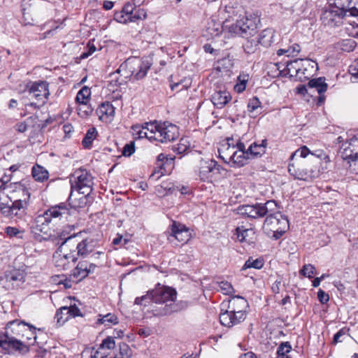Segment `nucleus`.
<instances>
[{
    "instance_id": "nucleus-1",
    "label": "nucleus",
    "mask_w": 358,
    "mask_h": 358,
    "mask_svg": "<svg viewBox=\"0 0 358 358\" xmlns=\"http://www.w3.org/2000/svg\"><path fill=\"white\" fill-rule=\"evenodd\" d=\"M133 135L162 143L175 141L179 136L178 127L169 122H150L131 127Z\"/></svg>"
},
{
    "instance_id": "nucleus-2",
    "label": "nucleus",
    "mask_w": 358,
    "mask_h": 358,
    "mask_svg": "<svg viewBox=\"0 0 358 358\" xmlns=\"http://www.w3.org/2000/svg\"><path fill=\"white\" fill-rule=\"evenodd\" d=\"M27 324L24 322H18L17 320L11 321L6 325V333L0 336V348L1 352L4 354L13 355L16 352L22 354L29 351L28 347L20 340L16 339L14 336L9 335L8 330L19 334V329L24 327Z\"/></svg>"
},
{
    "instance_id": "nucleus-3",
    "label": "nucleus",
    "mask_w": 358,
    "mask_h": 358,
    "mask_svg": "<svg viewBox=\"0 0 358 358\" xmlns=\"http://www.w3.org/2000/svg\"><path fill=\"white\" fill-rule=\"evenodd\" d=\"M248 306V301L244 298L239 296L233 297L229 301V310L220 315V323L225 327H231L244 321Z\"/></svg>"
},
{
    "instance_id": "nucleus-4",
    "label": "nucleus",
    "mask_w": 358,
    "mask_h": 358,
    "mask_svg": "<svg viewBox=\"0 0 358 358\" xmlns=\"http://www.w3.org/2000/svg\"><path fill=\"white\" fill-rule=\"evenodd\" d=\"M288 171L296 179L309 181L320 175L319 163L317 159H296V162H289Z\"/></svg>"
},
{
    "instance_id": "nucleus-5",
    "label": "nucleus",
    "mask_w": 358,
    "mask_h": 358,
    "mask_svg": "<svg viewBox=\"0 0 358 358\" xmlns=\"http://www.w3.org/2000/svg\"><path fill=\"white\" fill-rule=\"evenodd\" d=\"M197 178L202 182H213L220 176H224L227 170L213 159H203L199 161L195 169Z\"/></svg>"
},
{
    "instance_id": "nucleus-6",
    "label": "nucleus",
    "mask_w": 358,
    "mask_h": 358,
    "mask_svg": "<svg viewBox=\"0 0 358 358\" xmlns=\"http://www.w3.org/2000/svg\"><path fill=\"white\" fill-rule=\"evenodd\" d=\"M176 292L170 287H161L151 291L152 301L156 303H166V313L177 312L187 306V302L175 303Z\"/></svg>"
},
{
    "instance_id": "nucleus-7",
    "label": "nucleus",
    "mask_w": 358,
    "mask_h": 358,
    "mask_svg": "<svg viewBox=\"0 0 358 358\" xmlns=\"http://www.w3.org/2000/svg\"><path fill=\"white\" fill-rule=\"evenodd\" d=\"M78 234L68 236L65 231L58 230L50 234L48 238H46L48 246H59L64 252L71 254L78 253V241L76 240Z\"/></svg>"
},
{
    "instance_id": "nucleus-8",
    "label": "nucleus",
    "mask_w": 358,
    "mask_h": 358,
    "mask_svg": "<svg viewBox=\"0 0 358 358\" xmlns=\"http://www.w3.org/2000/svg\"><path fill=\"white\" fill-rule=\"evenodd\" d=\"M71 192L90 196L93 190V177L86 169L76 170L70 179Z\"/></svg>"
},
{
    "instance_id": "nucleus-9",
    "label": "nucleus",
    "mask_w": 358,
    "mask_h": 358,
    "mask_svg": "<svg viewBox=\"0 0 358 358\" xmlns=\"http://www.w3.org/2000/svg\"><path fill=\"white\" fill-rule=\"evenodd\" d=\"M268 212L264 220V227L273 233L275 239L280 238L289 228V222L280 212Z\"/></svg>"
},
{
    "instance_id": "nucleus-10",
    "label": "nucleus",
    "mask_w": 358,
    "mask_h": 358,
    "mask_svg": "<svg viewBox=\"0 0 358 358\" xmlns=\"http://www.w3.org/2000/svg\"><path fill=\"white\" fill-rule=\"evenodd\" d=\"M275 210H277V203L273 200H269L264 203H257L254 205H244L238 208L240 214L254 219L262 218L268 212Z\"/></svg>"
},
{
    "instance_id": "nucleus-11",
    "label": "nucleus",
    "mask_w": 358,
    "mask_h": 358,
    "mask_svg": "<svg viewBox=\"0 0 358 358\" xmlns=\"http://www.w3.org/2000/svg\"><path fill=\"white\" fill-rule=\"evenodd\" d=\"M151 66L152 63L148 58L130 57L125 61L123 66L127 69L134 79L138 80L146 76Z\"/></svg>"
},
{
    "instance_id": "nucleus-12",
    "label": "nucleus",
    "mask_w": 358,
    "mask_h": 358,
    "mask_svg": "<svg viewBox=\"0 0 358 358\" xmlns=\"http://www.w3.org/2000/svg\"><path fill=\"white\" fill-rule=\"evenodd\" d=\"M257 23L255 19L243 16L233 24L228 27V31L230 34L240 35L242 37L248 38L255 33Z\"/></svg>"
},
{
    "instance_id": "nucleus-13",
    "label": "nucleus",
    "mask_w": 358,
    "mask_h": 358,
    "mask_svg": "<svg viewBox=\"0 0 358 358\" xmlns=\"http://www.w3.org/2000/svg\"><path fill=\"white\" fill-rule=\"evenodd\" d=\"M190 236L188 229L184 224L173 222L168 235V240L171 243L176 245L178 243L184 244L190 239Z\"/></svg>"
},
{
    "instance_id": "nucleus-14",
    "label": "nucleus",
    "mask_w": 358,
    "mask_h": 358,
    "mask_svg": "<svg viewBox=\"0 0 358 358\" xmlns=\"http://www.w3.org/2000/svg\"><path fill=\"white\" fill-rule=\"evenodd\" d=\"M44 90L45 85L43 81L29 83L26 85L25 91L29 93V99L35 98L36 99V101H33L30 103L31 106L39 108L45 104V101L43 100L45 94H42Z\"/></svg>"
},
{
    "instance_id": "nucleus-15",
    "label": "nucleus",
    "mask_w": 358,
    "mask_h": 358,
    "mask_svg": "<svg viewBox=\"0 0 358 358\" xmlns=\"http://www.w3.org/2000/svg\"><path fill=\"white\" fill-rule=\"evenodd\" d=\"M345 15L344 11L338 9L335 6H329L328 9L323 11L321 20L325 25L336 27L341 23Z\"/></svg>"
},
{
    "instance_id": "nucleus-16",
    "label": "nucleus",
    "mask_w": 358,
    "mask_h": 358,
    "mask_svg": "<svg viewBox=\"0 0 358 358\" xmlns=\"http://www.w3.org/2000/svg\"><path fill=\"white\" fill-rule=\"evenodd\" d=\"M340 154L345 160L358 159V136H355L344 143L340 148Z\"/></svg>"
},
{
    "instance_id": "nucleus-17",
    "label": "nucleus",
    "mask_w": 358,
    "mask_h": 358,
    "mask_svg": "<svg viewBox=\"0 0 358 358\" xmlns=\"http://www.w3.org/2000/svg\"><path fill=\"white\" fill-rule=\"evenodd\" d=\"M52 261L55 267L59 270H66L69 267L71 262H74L76 261V254H71L64 252L59 247L54 253Z\"/></svg>"
},
{
    "instance_id": "nucleus-18",
    "label": "nucleus",
    "mask_w": 358,
    "mask_h": 358,
    "mask_svg": "<svg viewBox=\"0 0 358 358\" xmlns=\"http://www.w3.org/2000/svg\"><path fill=\"white\" fill-rule=\"evenodd\" d=\"M96 268V265L87 261H80L76 267L71 271V276L73 277L76 282L85 278L90 273H94Z\"/></svg>"
},
{
    "instance_id": "nucleus-19",
    "label": "nucleus",
    "mask_w": 358,
    "mask_h": 358,
    "mask_svg": "<svg viewBox=\"0 0 358 358\" xmlns=\"http://www.w3.org/2000/svg\"><path fill=\"white\" fill-rule=\"evenodd\" d=\"M45 211H39L31 225V234L34 238L38 242L45 239Z\"/></svg>"
},
{
    "instance_id": "nucleus-20",
    "label": "nucleus",
    "mask_w": 358,
    "mask_h": 358,
    "mask_svg": "<svg viewBox=\"0 0 358 358\" xmlns=\"http://www.w3.org/2000/svg\"><path fill=\"white\" fill-rule=\"evenodd\" d=\"M287 69L289 72L294 71L296 73V76H303L304 78H308L310 74H307L306 71H308V67L311 66L312 69H314L313 64H311L310 61L308 60H303V59H295L293 61L287 62Z\"/></svg>"
},
{
    "instance_id": "nucleus-21",
    "label": "nucleus",
    "mask_w": 358,
    "mask_h": 358,
    "mask_svg": "<svg viewBox=\"0 0 358 358\" xmlns=\"http://www.w3.org/2000/svg\"><path fill=\"white\" fill-rule=\"evenodd\" d=\"M96 114L102 122H111L115 115V108L110 102H103L96 109Z\"/></svg>"
},
{
    "instance_id": "nucleus-22",
    "label": "nucleus",
    "mask_w": 358,
    "mask_h": 358,
    "mask_svg": "<svg viewBox=\"0 0 358 358\" xmlns=\"http://www.w3.org/2000/svg\"><path fill=\"white\" fill-rule=\"evenodd\" d=\"M231 99V94L227 90L215 91L211 96V101L217 108H224Z\"/></svg>"
},
{
    "instance_id": "nucleus-23",
    "label": "nucleus",
    "mask_w": 358,
    "mask_h": 358,
    "mask_svg": "<svg viewBox=\"0 0 358 358\" xmlns=\"http://www.w3.org/2000/svg\"><path fill=\"white\" fill-rule=\"evenodd\" d=\"M235 151V145H231L230 140L228 139L227 142L223 143L218 148L219 157L225 163L230 164V161L231 160Z\"/></svg>"
},
{
    "instance_id": "nucleus-24",
    "label": "nucleus",
    "mask_w": 358,
    "mask_h": 358,
    "mask_svg": "<svg viewBox=\"0 0 358 358\" xmlns=\"http://www.w3.org/2000/svg\"><path fill=\"white\" fill-rule=\"evenodd\" d=\"M68 208L64 203L52 206L46 210V223L50 222L52 219L60 220L63 215L66 214Z\"/></svg>"
},
{
    "instance_id": "nucleus-25",
    "label": "nucleus",
    "mask_w": 358,
    "mask_h": 358,
    "mask_svg": "<svg viewBox=\"0 0 358 358\" xmlns=\"http://www.w3.org/2000/svg\"><path fill=\"white\" fill-rule=\"evenodd\" d=\"M275 41V32L273 29H264L259 36L258 43L264 47L271 46Z\"/></svg>"
},
{
    "instance_id": "nucleus-26",
    "label": "nucleus",
    "mask_w": 358,
    "mask_h": 358,
    "mask_svg": "<svg viewBox=\"0 0 358 358\" xmlns=\"http://www.w3.org/2000/svg\"><path fill=\"white\" fill-rule=\"evenodd\" d=\"M249 159L250 155L248 150L247 152L235 151L229 164L232 167H241L247 164Z\"/></svg>"
},
{
    "instance_id": "nucleus-27",
    "label": "nucleus",
    "mask_w": 358,
    "mask_h": 358,
    "mask_svg": "<svg viewBox=\"0 0 358 358\" xmlns=\"http://www.w3.org/2000/svg\"><path fill=\"white\" fill-rule=\"evenodd\" d=\"M6 280L12 282L13 287H19L25 281V274L19 270H13L6 275Z\"/></svg>"
},
{
    "instance_id": "nucleus-28",
    "label": "nucleus",
    "mask_w": 358,
    "mask_h": 358,
    "mask_svg": "<svg viewBox=\"0 0 358 358\" xmlns=\"http://www.w3.org/2000/svg\"><path fill=\"white\" fill-rule=\"evenodd\" d=\"M123 68V65H121L116 71L109 75L108 87L110 90L115 92L117 87L123 84L124 80L120 76V73Z\"/></svg>"
},
{
    "instance_id": "nucleus-29",
    "label": "nucleus",
    "mask_w": 358,
    "mask_h": 358,
    "mask_svg": "<svg viewBox=\"0 0 358 358\" xmlns=\"http://www.w3.org/2000/svg\"><path fill=\"white\" fill-rule=\"evenodd\" d=\"M94 245L93 244V240L86 238L81 241H78V253L76 254V259L78 256H86L91 252L94 249Z\"/></svg>"
},
{
    "instance_id": "nucleus-30",
    "label": "nucleus",
    "mask_w": 358,
    "mask_h": 358,
    "mask_svg": "<svg viewBox=\"0 0 358 358\" xmlns=\"http://www.w3.org/2000/svg\"><path fill=\"white\" fill-rule=\"evenodd\" d=\"M266 145L267 141L266 139L262 140L260 143L256 142L252 143L248 149L249 155L255 157H261L266 152Z\"/></svg>"
},
{
    "instance_id": "nucleus-31",
    "label": "nucleus",
    "mask_w": 358,
    "mask_h": 358,
    "mask_svg": "<svg viewBox=\"0 0 358 358\" xmlns=\"http://www.w3.org/2000/svg\"><path fill=\"white\" fill-rule=\"evenodd\" d=\"M223 31V27L220 22H216L214 20H210L208 22L206 31L207 36H210L212 38L218 36L222 34Z\"/></svg>"
},
{
    "instance_id": "nucleus-32",
    "label": "nucleus",
    "mask_w": 358,
    "mask_h": 358,
    "mask_svg": "<svg viewBox=\"0 0 358 358\" xmlns=\"http://www.w3.org/2000/svg\"><path fill=\"white\" fill-rule=\"evenodd\" d=\"M308 87L310 88H315L319 94H322L327 91V84L325 83V78L320 77L309 80Z\"/></svg>"
},
{
    "instance_id": "nucleus-33",
    "label": "nucleus",
    "mask_w": 358,
    "mask_h": 358,
    "mask_svg": "<svg viewBox=\"0 0 358 358\" xmlns=\"http://www.w3.org/2000/svg\"><path fill=\"white\" fill-rule=\"evenodd\" d=\"M97 136V131L95 127L90 128L83 139L82 145L85 148L90 149L92 147L93 141Z\"/></svg>"
},
{
    "instance_id": "nucleus-34",
    "label": "nucleus",
    "mask_w": 358,
    "mask_h": 358,
    "mask_svg": "<svg viewBox=\"0 0 358 358\" xmlns=\"http://www.w3.org/2000/svg\"><path fill=\"white\" fill-rule=\"evenodd\" d=\"M263 266L264 259L262 257L254 259L253 257H250L243 266L242 270L248 268L260 269Z\"/></svg>"
},
{
    "instance_id": "nucleus-35",
    "label": "nucleus",
    "mask_w": 358,
    "mask_h": 358,
    "mask_svg": "<svg viewBox=\"0 0 358 358\" xmlns=\"http://www.w3.org/2000/svg\"><path fill=\"white\" fill-rule=\"evenodd\" d=\"M301 51L300 45L298 43H293L287 48H281L277 50V55L281 56L286 55L287 57H294Z\"/></svg>"
},
{
    "instance_id": "nucleus-36",
    "label": "nucleus",
    "mask_w": 358,
    "mask_h": 358,
    "mask_svg": "<svg viewBox=\"0 0 358 358\" xmlns=\"http://www.w3.org/2000/svg\"><path fill=\"white\" fill-rule=\"evenodd\" d=\"M310 153V150L306 145H303L291 155L289 162H296V159H304Z\"/></svg>"
},
{
    "instance_id": "nucleus-37",
    "label": "nucleus",
    "mask_w": 358,
    "mask_h": 358,
    "mask_svg": "<svg viewBox=\"0 0 358 358\" xmlns=\"http://www.w3.org/2000/svg\"><path fill=\"white\" fill-rule=\"evenodd\" d=\"M50 281L55 285H62L65 289H69L72 287V281L65 275H53L51 277Z\"/></svg>"
},
{
    "instance_id": "nucleus-38",
    "label": "nucleus",
    "mask_w": 358,
    "mask_h": 358,
    "mask_svg": "<svg viewBox=\"0 0 358 358\" xmlns=\"http://www.w3.org/2000/svg\"><path fill=\"white\" fill-rule=\"evenodd\" d=\"M91 90L87 86L83 87L77 93L76 101L78 103H85L90 101Z\"/></svg>"
},
{
    "instance_id": "nucleus-39",
    "label": "nucleus",
    "mask_w": 358,
    "mask_h": 358,
    "mask_svg": "<svg viewBox=\"0 0 358 358\" xmlns=\"http://www.w3.org/2000/svg\"><path fill=\"white\" fill-rule=\"evenodd\" d=\"M117 322V317L112 313H108L104 315H99V319L97 320L98 324H103L106 327H110L112 324H116Z\"/></svg>"
},
{
    "instance_id": "nucleus-40",
    "label": "nucleus",
    "mask_w": 358,
    "mask_h": 358,
    "mask_svg": "<svg viewBox=\"0 0 358 358\" xmlns=\"http://www.w3.org/2000/svg\"><path fill=\"white\" fill-rule=\"evenodd\" d=\"M357 1L358 0H335L334 6L338 9H341L344 11V13L346 15L348 10H349V8H352V6H355Z\"/></svg>"
},
{
    "instance_id": "nucleus-41",
    "label": "nucleus",
    "mask_w": 358,
    "mask_h": 358,
    "mask_svg": "<svg viewBox=\"0 0 358 358\" xmlns=\"http://www.w3.org/2000/svg\"><path fill=\"white\" fill-rule=\"evenodd\" d=\"M11 200L7 199V201L0 200V211L3 216L13 218V210L10 203Z\"/></svg>"
},
{
    "instance_id": "nucleus-42",
    "label": "nucleus",
    "mask_w": 358,
    "mask_h": 358,
    "mask_svg": "<svg viewBox=\"0 0 358 358\" xmlns=\"http://www.w3.org/2000/svg\"><path fill=\"white\" fill-rule=\"evenodd\" d=\"M88 196H89L83 195L78 199V201H77V199H73V192H71L68 200L70 205H71L73 208H83L87 205Z\"/></svg>"
},
{
    "instance_id": "nucleus-43",
    "label": "nucleus",
    "mask_w": 358,
    "mask_h": 358,
    "mask_svg": "<svg viewBox=\"0 0 358 358\" xmlns=\"http://www.w3.org/2000/svg\"><path fill=\"white\" fill-rule=\"evenodd\" d=\"M12 210H13V217L14 216L21 217L25 207V201L22 199H17L15 201H10Z\"/></svg>"
},
{
    "instance_id": "nucleus-44",
    "label": "nucleus",
    "mask_w": 358,
    "mask_h": 358,
    "mask_svg": "<svg viewBox=\"0 0 358 358\" xmlns=\"http://www.w3.org/2000/svg\"><path fill=\"white\" fill-rule=\"evenodd\" d=\"M31 174L36 181L43 182L45 180L44 168L38 164L33 166Z\"/></svg>"
},
{
    "instance_id": "nucleus-45",
    "label": "nucleus",
    "mask_w": 358,
    "mask_h": 358,
    "mask_svg": "<svg viewBox=\"0 0 358 358\" xmlns=\"http://www.w3.org/2000/svg\"><path fill=\"white\" fill-rule=\"evenodd\" d=\"M69 314L70 318L75 317L80 315V309L76 306H71L69 307H62L59 309L58 312V315H68Z\"/></svg>"
},
{
    "instance_id": "nucleus-46",
    "label": "nucleus",
    "mask_w": 358,
    "mask_h": 358,
    "mask_svg": "<svg viewBox=\"0 0 358 358\" xmlns=\"http://www.w3.org/2000/svg\"><path fill=\"white\" fill-rule=\"evenodd\" d=\"M92 111L93 108L90 104L88 103V102H85V103H79V106L78 108V114L80 117L86 118L92 114Z\"/></svg>"
},
{
    "instance_id": "nucleus-47",
    "label": "nucleus",
    "mask_w": 358,
    "mask_h": 358,
    "mask_svg": "<svg viewBox=\"0 0 358 358\" xmlns=\"http://www.w3.org/2000/svg\"><path fill=\"white\" fill-rule=\"evenodd\" d=\"M132 351L129 346L123 343L120 345L119 353L114 358H131Z\"/></svg>"
},
{
    "instance_id": "nucleus-48",
    "label": "nucleus",
    "mask_w": 358,
    "mask_h": 358,
    "mask_svg": "<svg viewBox=\"0 0 358 358\" xmlns=\"http://www.w3.org/2000/svg\"><path fill=\"white\" fill-rule=\"evenodd\" d=\"M315 271V267L313 265L308 264H305L303 266V268L300 270L299 273L304 277L312 278L314 276Z\"/></svg>"
},
{
    "instance_id": "nucleus-49",
    "label": "nucleus",
    "mask_w": 358,
    "mask_h": 358,
    "mask_svg": "<svg viewBox=\"0 0 358 358\" xmlns=\"http://www.w3.org/2000/svg\"><path fill=\"white\" fill-rule=\"evenodd\" d=\"M292 350V345L289 342H283L280 343L277 350L278 358L287 355Z\"/></svg>"
},
{
    "instance_id": "nucleus-50",
    "label": "nucleus",
    "mask_w": 358,
    "mask_h": 358,
    "mask_svg": "<svg viewBox=\"0 0 358 358\" xmlns=\"http://www.w3.org/2000/svg\"><path fill=\"white\" fill-rule=\"evenodd\" d=\"M5 233L7 234L8 236L10 238L16 237L18 238H23V231L19 230L16 227H7L5 228Z\"/></svg>"
},
{
    "instance_id": "nucleus-51",
    "label": "nucleus",
    "mask_w": 358,
    "mask_h": 358,
    "mask_svg": "<svg viewBox=\"0 0 358 358\" xmlns=\"http://www.w3.org/2000/svg\"><path fill=\"white\" fill-rule=\"evenodd\" d=\"M244 51L247 54L254 53L257 49V43L255 40H247L243 45Z\"/></svg>"
},
{
    "instance_id": "nucleus-52",
    "label": "nucleus",
    "mask_w": 358,
    "mask_h": 358,
    "mask_svg": "<svg viewBox=\"0 0 358 358\" xmlns=\"http://www.w3.org/2000/svg\"><path fill=\"white\" fill-rule=\"evenodd\" d=\"M151 301V292H149L146 295L136 298L134 303L136 305H143L146 306L147 304L150 303Z\"/></svg>"
},
{
    "instance_id": "nucleus-53",
    "label": "nucleus",
    "mask_w": 358,
    "mask_h": 358,
    "mask_svg": "<svg viewBox=\"0 0 358 358\" xmlns=\"http://www.w3.org/2000/svg\"><path fill=\"white\" fill-rule=\"evenodd\" d=\"M261 106V102L257 96L250 99L248 103V109L249 112H254Z\"/></svg>"
},
{
    "instance_id": "nucleus-54",
    "label": "nucleus",
    "mask_w": 358,
    "mask_h": 358,
    "mask_svg": "<svg viewBox=\"0 0 358 358\" xmlns=\"http://www.w3.org/2000/svg\"><path fill=\"white\" fill-rule=\"evenodd\" d=\"M31 5L30 3H29V1H24L22 4V15L24 17L26 24H30V22L28 21V17H27V15H29L30 14V13L31 12Z\"/></svg>"
},
{
    "instance_id": "nucleus-55",
    "label": "nucleus",
    "mask_w": 358,
    "mask_h": 358,
    "mask_svg": "<svg viewBox=\"0 0 358 358\" xmlns=\"http://www.w3.org/2000/svg\"><path fill=\"white\" fill-rule=\"evenodd\" d=\"M220 288L224 294H231L234 289L231 283L227 281H222L220 282Z\"/></svg>"
},
{
    "instance_id": "nucleus-56",
    "label": "nucleus",
    "mask_w": 358,
    "mask_h": 358,
    "mask_svg": "<svg viewBox=\"0 0 358 358\" xmlns=\"http://www.w3.org/2000/svg\"><path fill=\"white\" fill-rule=\"evenodd\" d=\"M115 346V343L113 338L111 337H107L106 339H104L101 345V349H113Z\"/></svg>"
},
{
    "instance_id": "nucleus-57",
    "label": "nucleus",
    "mask_w": 358,
    "mask_h": 358,
    "mask_svg": "<svg viewBox=\"0 0 358 358\" xmlns=\"http://www.w3.org/2000/svg\"><path fill=\"white\" fill-rule=\"evenodd\" d=\"M135 152V145L134 142L126 144L122 150V155L125 157L131 156Z\"/></svg>"
},
{
    "instance_id": "nucleus-58",
    "label": "nucleus",
    "mask_w": 358,
    "mask_h": 358,
    "mask_svg": "<svg viewBox=\"0 0 358 358\" xmlns=\"http://www.w3.org/2000/svg\"><path fill=\"white\" fill-rule=\"evenodd\" d=\"M250 231L249 229H241L240 228H237L236 232L239 241L241 242L244 241Z\"/></svg>"
},
{
    "instance_id": "nucleus-59",
    "label": "nucleus",
    "mask_w": 358,
    "mask_h": 358,
    "mask_svg": "<svg viewBox=\"0 0 358 358\" xmlns=\"http://www.w3.org/2000/svg\"><path fill=\"white\" fill-rule=\"evenodd\" d=\"M317 298L322 303H325L329 300V296L324 291L320 289L317 292Z\"/></svg>"
},
{
    "instance_id": "nucleus-60",
    "label": "nucleus",
    "mask_w": 358,
    "mask_h": 358,
    "mask_svg": "<svg viewBox=\"0 0 358 358\" xmlns=\"http://www.w3.org/2000/svg\"><path fill=\"white\" fill-rule=\"evenodd\" d=\"M58 311H57L55 314V319L57 320V323L59 324H63L65 322L68 321L70 319L69 314L65 315H58Z\"/></svg>"
},
{
    "instance_id": "nucleus-61",
    "label": "nucleus",
    "mask_w": 358,
    "mask_h": 358,
    "mask_svg": "<svg viewBox=\"0 0 358 358\" xmlns=\"http://www.w3.org/2000/svg\"><path fill=\"white\" fill-rule=\"evenodd\" d=\"M318 153H313V152H311L310 155L313 156V157L311 159H310L309 160H313V159H315L317 160V162H319L318 160V158H327V156L326 155V154L322 151V150H318V151H316ZM320 164V162H318Z\"/></svg>"
},
{
    "instance_id": "nucleus-62",
    "label": "nucleus",
    "mask_w": 358,
    "mask_h": 358,
    "mask_svg": "<svg viewBox=\"0 0 358 358\" xmlns=\"http://www.w3.org/2000/svg\"><path fill=\"white\" fill-rule=\"evenodd\" d=\"M63 130L66 137H69L70 134L73 131V127L71 124H65L63 126Z\"/></svg>"
},
{
    "instance_id": "nucleus-63",
    "label": "nucleus",
    "mask_w": 358,
    "mask_h": 358,
    "mask_svg": "<svg viewBox=\"0 0 358 358\" xmlns=\"http://www.w3.org/2000/svg\"><path fill=\"white\" fill-rule=\"evenodd\" d=\"M15 129L21 133L24 132L27 129V125L25 122H19L15 126Z\"/></svg>"
},
{
    "instance_id": "nucleus-64",
    "label": "nucleus",
    "mask_w": 358,
    "mask_h": 358,
    "mask_svg": "<svg viewBox=\"0 0 358 358\" xmlns=\"http://www.w3.org/2000/svg\"><path fill=\"white\" fill-rule=\"evenodd\" d=\"M246 85L247 84H244V83H237L236 85L234 86V90L238 93L243 92L246 88Z\"/></svg>"
}]
</instances>
